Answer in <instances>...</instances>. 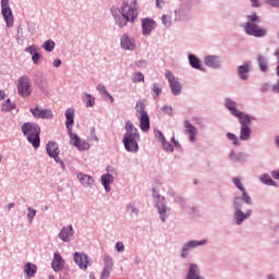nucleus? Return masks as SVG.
Instances as JSON below:
<instances>
[{"instance_id": "9d476101", "label": "nucleus", "mask_w": 279, "mask_h": 279, "mask_svg": "<svg viewBox=\"0 0 279 279\" xmlns=\"http://www.w3.org/2000/svg\"><path fill=\"white\" fill-rule=\"evenodd\" d=\"M122 14L134 21L136 19V0H126L122 5Z\"/></svg>"}, {"instance_id": "49530a36", "label": "nucleus", "mask_w": 279, "mask_h": 279, "mask_svg": "<svg viewBox=\"0 0 279 279\" xmlns=\"http://www.w3.org/2000/svg\"><path fill=\"white\" fill-rule=\"evenodd\" d=\"M153 92L156 93L157 97L162 93V86L158 83L154 84Z\"/></svg>"}, {"instance_id": "bb28decb", "label": "nucleus", "mask_w": 279, "mask_h": 279, "mask_svg": "<svg viewBox=\"0 0 279 279\" xmlns=\"http://www.w3.org/2000/svg\"><path fill=\"white\" fill-rule=\"evenodd\" d=\"M65 117H66L65 125H66L68 134H72L73 129L71 128V125H73V122H74V119H75V110L68 109L65 111Z\"/></svg>"}, {"instance_id": "0e129e2a", "label": "nucleus", "mask_w": 279, "mask_h": 279, "mask_svg": "<svg viewBox=\"0 0 279 279\" xmlns=\"http://www.w3.org/2000/svg\"><path fill=\"white\" fill-rule=\"evenodd\" d=\"M60 64H62V61H61L60 59H56V60L53 61V66H54L56 69H58V68L60 66Z\"/></svg>"}, {"instance_id": "c756f323", "label": "nucleus", "mask_w": 279, "mask_h": 279, "mask_svg": "<svg viewBox=\"0 0 279 279\" xmlns=\"http://www.w3.org/2000/svg\"><path fill=\"white\" fill-rule=\"evenodd\" d=\"M59 236L61 241H64L68 243L70 241L71 236H73V227H64L61 232L59 233Z\"/></svg>"}, {"instance_id": "5fc2aeb1", "label": "nucleus", "mask_w": 279, "mask_h": 279, "mask_svg": "<svg viewBox=\"0 0 279 279\" xmlns=\"http://www.w3.org/2000/svg\"><path fill=\"white\" fill-rule=\"evenodd\" d=\"M162 112H165L166 114H173V108L169 107V106H163L162 107Z\"/></svg>"}, {"instance_id": "052dcab7", "label": "nucleus", "mask_w": 279, "mask_h": 279, "mask_svg": "<svg viewBox=\"0 0 279 279\" xmlns=\"http://www.w3.org/2000/svg\"><path fill=\"white\" fill-rule=\"evenodd\" d=\"M104 260H105V265H110V267H112V258L108 255H106L104 257Z\"/></svg>"}, {"instance_id": "6ab92c4d", "label": "nucleus", "mask_w": 279, "mask_h": 279, "mask_svg": "<svg viewBox=\"0 0 279 279\" xmlns=\"http://www.w3.org/2000/svg\"><path fill=\"white\" fill-rule=\"evenodd\" d=\"M46 149L50 158H53L56 162H60V149L58 147V143L49 142L46 146Z\"/></svg>"}, {"instance_id": "473e14b6", "label": "nucleus", "mask_w": 279, "mask_h": 279, "mask_svg": "<svg viewBox=\"0 0 279 279\" xmlns=\"http://www.w3.org/2000/svg\"><path fill=\"white\" fill-rule=\"evenodd\" d=\"M260 182L263 184H266V186H275L278 187V182L274 181V179H271V175L265 173L260 175Z\"/></svg>"}, {"instance_id": "4d7b16f0", "label": "nucleus", "mask_w": 279, "mask_h": 279, "mask_svg": "<svg viewBox=\"0 0 279 279\" xmlns=\"http://www.w3.org/2000/svg\"><path fill=\"white\" fill-rule=\"evenodd\" d=\"M27 217L32 221L34 219V217H36V210L28 207Z\"/></svg>"}, {"instance_id": "603ef678", "label": "nucleus", "mask_w": 279, "mask_h": 279, "mask_svg": "<svg viewBox=\"0 0 279 279\" xmlns=\"http://www.w3.org/2000/svg\"><path fill=\"white\" fill-rule=\"evenodd\" d=\"M182 94V83L175 82V95H181Z\"/></svg>"}, {"instance_id": "13d9d810", "label": "nucleus", "mask_w": 279, "mask_h": 279, "mask_svg": "<svg viewBox=\"0 0 279 279\" xmlns=\"http://www.w3.org/2000/svg\"><path fill=\"white\" fill-rule=\"evenodd\" d=\"M116 250L117 252H123V250H125V245H123V242H117Z\"/></svg>"}, {"instance_id": "9b49d317", "label": "nucleus", "mask_w": 279, "mask_h": 279, "mask_svg": "<svg viewBox=\"0 0 279 279\" xmlns=\"http://www.w3.org/2000/svg\"><path fill=\"white\" fill-rule=\"evenodd\" d=\"M175 204L181 213H186L187 215H195L197 213V207L189 205V202L182 196H177Z\"/></svg>"}, {"instance_id": "0eeeda50", "label": "nucleus", "mask_w": 279, "mask_h": 279, "mask_svg": "<svg viewBox=\"0 0 279 279\" xmlns=\"http://www.w3.org/2000/svg\"><path fill=\"white\" fill-rule=\"evenodd\" d=\"M204 64L207 69H214L215 71H219L223 66V61L220 56L217 54H207L204 57Z\"/></svg>"}, {"instance_id": "f704fd0d", "label": "nucleus", "mask_w": 279, "mask_h": 279, "mask_svg": "<svg viewBox=\"0 0 279 279\" xmlns=\"http://www.w3.org/2000/svg\"><path fill=\"white\" fill-rule=\"evenodd\" d=\"M228 141H231L234 147H241V138L238 137L234 133H227L226 134Z\"/></svg>"}, {"instance_id": "680f3d73", "label": "nucleus", "mask_w": 279, "mask_h": 279, "mask_svg": "<svg viewBox=\"0 0 279 279\" xmlns=\"http://www.w3.org/2000/svg\"><path fill=\"white\" fill-rule=\"evenodd\" d=\"M271 177L274 178V180H278V182H279V169L272 170Z\"/></svg>"}, {"instance_id": "bf43d9fd", "label": "nucleus", "mask_w": 279, "mask_h": 279, "mask_svg": "<svg viewBox=\"0 0 279 279\" xmlns=\"http://www.w3.org/2000/svg\"><path fill=\"white\" fill-rule=\"evenodd\" d=\"M155 136H156L159 141H161V143L165 142V135H162V132L156 131Z\"/></svg>"}, {"instance_id": "e433bc0d", "label": "nucleus", "mask_w": 279, "mask_h": 279, "mask_svg": "<svg viewBox=\"0 0 279 279\" xmlns=\"http://www.w3.org/2000/svg\"><path fill=\"white\" fill-rule=\"evenodd\" d=\"M83 101L86 105V108H93L95 106V97L90 94H85L83 96Z\"/></svg>"}, {"instance_id": "6e6552de", "label": "nucleus", "mask_w": 279, "mask_h": 279, "mask_svg": "<svg viewBox=\"0 0 279 279\" xmlns=\"http://www.w3.org/2000/svg\"><path fill=\"white\" fill-rule=\"evenodd\" d=\"M1 10L7 27H13L14 15L12 14V9H10V0H1Z\"/></svg>"}, {"instance_id": "5701e85b", "label": "nucleus", "mask_w": 279, "mask_h": 279, "mask_svg": "<svg viewBox=\"0 0 279 279\" xmlns=\"http://www.w3.org/2000/svg\"><path fill=\"white\" fill-rule=\"evenodd\" d=\"M77 180L81 182L83 186H86L87 189H93L95 186V179L88 174H84L80 172L76 175Z\"/></svg>"}, {"instance_id": "f3484780", "label": "nucleus", "mask_w": 279, "mask_h": 279, "mask_svg": "<svg viewBox=\"0 0 279 279\" xmlns=\"http://www.w3.org/2000/svg\"><path fill=\"white\" fill-rule=\"evenodd\" d=\"M74 263H76L80 269H88V265H90L88 255L80 252L74 253Z\"/></svg>"}, {"instance_id": "e2e57ef3", "label": "nucleus", "mask_w": 279, "mask_h": 279, "mask_svg": "<svg viewBox=\"0 0 279 279\" xmlns=\"http://www.w3.org/2000/svg\"><path fill=\"white\" fill-rule=\"evenodd\" d=\"M252 8H260V2L258 0H251Z\"/></svg>"}, {"instance_id": "6e6d98bb", "label": "nucleus", "mask_w": 279, "mask_h": 279, "mask_svg": "<svg viewBox=\"0 0 279 279\" xmlns=\"http://www.w3.org/2000/svg\"><path fill=\"white\" fill-rule=\"evenodd\" d=\"M32 60H33L34 64H38V62L40 60V53L34 52L33 57H32Z\"/></svg>"}, {"instance_id": "423d86ee", "label": "nucleus", "mask_w": 279, "mask_h": 279, "mask_svg": "<svg viewBox=\"0 0 279 279\" xmlns=\"http://www.w3.org/2000/svg\"><path fill=\"white\" fill-rule=\"evenodd\" d=\"M16 88L21 97H29L32 95V81L29 76H21L16 82Z\"/></svg>"}, {"instance_id": "412c9836", "label": "nucleus", "mask_w": 279, "mask_h": 279, "mask_svg": "<svg viewBox=\"0 0 279 279\" xmlns=\"http://www.w3.org/2000/svg\"><path fill=\"white\" fill-rule=\"evenodd\" d=\"M250 69H252V61H246L242 65L238 66V74L240 80L247 81L250 80Z\"/></svg>"}, {"instance_id": "aec40b11", "label": "nucleus", "mask_w": 279, "mask_h": 279, "mask_svg": "<svg viewBox=\"0 0 279 279\" xmlns=\"http://www.w3.org/2000/svg\"><path fill=\"white\" fill-rule=\"evenodd\" d=\"M156 23L154 20L146 17L142 20V31L144 36H149L154 29H156Z\"/></svg>"}, {"instance_id": "c03bdc74", "label": "nucleus", "mask_w": 279, "mask_h": 279, "mask_svg": "<svg viewBox=\"0 0 279 279\" xmlns=\"http://www.w3.org/2000/svg\"><path fill=\"white\" fill-rule=\"evenodd\" d=\"M132 82H145V76L141 72L134 73L132 76Z\"/></svg>"}, {"instance_id": "dca6fc26", "label": "nucleus", "mask_w": 279, "mask_h": 279, "mask_svg": "<svg viewBox=\"0 0 279 279\" xmlns=\"http://www.w3.org/2000/svg\"><path fill=\"white\" fill-rule=\"evenodd\" d=\"M72 145L76 147V149H80V151H86V149H90V144H88L86 141H81L77 134L71 133L69 134Z\"/></svg>"}, {"instance_id": "f03ea898", "label": "nucleus", "mask_w": 279, "mask_h": 279, "mask_svg": "<svg viewBox=\"0 0 279 279\" xmlns=\"http://www.w3.org/2000/svg\"><path fill=\"white\" fill-rule=\"evenodd\" d=\"M233 206V216L232 222L234 226H243L254 215L253 209H246L243 211V206H245V199H242L241 196H234L232 201Z\"/></svg>"}, {"instance_id": "20e7f679", "label": "nucleus", "mask_w": 279, "mask_h": 279, "mask_svg": "<svg viewBox=\"0 0 279 279\" xmlns=\"http://www.w3.org/2000/svg\"><path fill=\"white\" fill-rule=\"evenodd\" d=\"M22 132L26 136L28 143L38 149L40 147V128L36 123L26 122L22 125Z\"/></svg>"}, {"instance_id": "3c124183", "label": "nucleus", "mask_w": 279, "mask_h": 279, "mask_svg": "<svg viewBox=\"0 0 279 279\" xmlns=\"http://www.w3.org/2000/svg\"><path fill=\"white\" fill-rule=\"evenodd\" d=\"M268 90H271V85L269 83H265L262 85L260 92L262 93H268Z\"/></svg>"}, {"instance_id": "2f4dec72", "label": "nucleus", "mask_w": 279, "mask_h": 279, "mask_svg": "<svg viewBox=\"0 0 279 279\" xmlns=\"http://www.w3.org/2000/svg\"><path fill=\"white\" fill-rule=\"evenodd\" d=\"M36 271H38V267L32 263H27L24 266V272L26 274L27 278H34V276H36Z\"/></svg>"}, {"instance_id": "7c9ffc66", "label": "nucleus", "mask_w": 279, "mask_h": 279, "mask_svg": "<svg viewBox=\"0 0 279 279\" xmlns=\"http://www.w3.org/2000/svg\"><path fill=\"white\" fill-rule=\"evenodd\" d=\"M101 182H102V186L105 187L107 193H109L110 184H112L114 182V177H112V174H110V173L104 174L101 177Z\"/></svg>"}, {"instance_id": "c85d7f7f", "label": "nucleus", "mask_w": 279, "mask_h": 279, "mask_svg": "<svg viewBox=\"0 0 279 279\" xmlns=\"http://www.w3.org/2000/svg\"><path fill=\"white\" fill-rule=\"evenodd\" d=\"M140 128L142 132H149V114L147 112L140 116Z\"/></svg>"}, {"instance_id": "c9c22d12", "label": "nucleus", "mask_w": 279, "mask_h": 279, "mask_svg": "<svg viewBox=\"0 0 279 279\" xmlns=\"http://www.w3.org/2000/svg\"><path fill=\"white\" fill-rule=\"evenodd\" d=\"M166 77L169 81L170 88H171L173 95H175V80L173 77V73H171V71L167 70Z\"/></svg>"}, {"instance_id": "864d4df0", "label": "nucleus", "mask_w": 279, "mask_h": 279, "mask_svg": "<svg viewBox=\"0 0 279 279\" xmlns=\"http://www.w3.org/2000/svg\"><path fill=\"white\" fill-rule=\"evenodd\" d=\"M126 210H128V213H131V214L135 213V215H138V209H136V207H134V205H128Z\"/></svg>"}, {"instance_id": "f8f14e48", "label": "nucleus", "mask_w": 279, "mask_h": 279, "mask_svg": "<svg viewBox=\"0 0 279 279\" xmlns=\"http://www.w3.org/2000/svg\"><path fill=\"white\" fill-rule=\"evenodd\" d=\"M184 128H185V136H187L190 143H196L197 142V134L199 130L193 123H191L189 120L184 121Z\"/></svg>"}, {"instance_id": "de8ad7c7", "label": "nucleus", "mask_w": 279, "mask_h": 279, "mask_svg": "<svg viewBox=\"0 0 279 279\" xmlns=\"http://www.w3.org/2000/svg\"><path fill=\"white\" fill-rule=\"evenodd\" d=\"M25 51H27V53H32L34 56V53H38V47L36 45L29 46L25 49Z\"/></svg>"}, {"instance_id": "cd10ccee", "label": "nucleus", "mask_w": 279, "mask_h": 279, "mask_svg": "<svg viewBox=\"0 0 279 279\" xmlns=\"http://www.w3.org/2000/svg\"><path fill=\"white\" fill-rule=\"evenodd\" d=\"M240 141L243 143L252 141V126H240Z\"/></svg>"}, {"instance_id": "7ed1b4c3", "label": "nucleus", "mask_w": 279, "mask_h": 279, "mask_svg": "<svg viewBox=\"0 0 279 279\" xmlns=\"http://www.w3.org/2000/svg\"><path fill=\"white\" fill-rule=\"evenodd\" d=\"M125 130L126 133L123 137V143L126 151H138V141H141L138 129L131 121H128L125 123Z\"/></svg>"}, {"instance_id": "ddd939ff", "label": "nucleus", "mask_w": 279, "mask_h": 279, "mask_svg": "<svg viewBox=\"0 0 279 279\" xmlns=\"http://www.w3.org/2000/svg\"><path fill=\"white\" fill-rule=\"evenodd\" d=\"M153 194L157 204L158 213L161 215V221H165V215H167V210H169L165 206V197L160 196L156 190H153Z\"/></svg>"}, {"instance_id": "8fccbe9b", "label": "nucleus", "mask_w": 279, "mask_h": 279, "mask_svg": "<svg viewBox=\"0 0 279 279\" xmlns=\"http://www.w3.org/2000/svg\"><path fill=\"white\" fill-rule=\"evenodd\" d=\"M162 148L165 151H173V146L167 141L162 142Z\"/></svg>"}, {"instance_id": "4be33fe9", "label": "nucleus", "mask_w": 279, "mask_h": 279, "mask_svg": "<svg viewBox=\"0 0 279 279\" xmlns=\"http://www.w3.org/2000/svg\"><path fill=\"white\" fill-rule=\"evenodd\" d=\"M229 159L232 162H247V160H250V155H247V153L244 151L236 153L234 150H231L229 153Z\"/></svg>"}, {"instance_id": "39448f33", "label": "nucleus", "mask_w": 279, "mask_h": 279, "mask_svg": "<svg viewBox=\"0 0 279 279\" xmlns=\"http://www.w3.org/2000/svg\"><path fill=\"white\" fill-rule=\"evenodd\" d=\"M204 245H208L207 239L191 240L182 246L180 256L182 258H189V256H191V250H196V247H202Z\"/></svg>"}, {"instance_id": "ea45409f", "label": "nucleus", "mask_w": 279, "mask_h": 279, "mask_svg": "<svg viewBox=\"0 0 279 279\" xmlns=\"http://www.w3.org/2000/svg\"><path fill=\"white\" fill-rule=\"evenodd\" d=\"M14 105H12V101L10 99H7L4 104H2V110L4 112H10V110H14Z\"/></svg>"}, {"instance_id": "69168bd1", "label": "nucleus", "mask_w": 279, "mask_h": 279, "mask_svg": "<svg viewBox=\"0 0 279 279\" xmlns=\"http://www.w3.org/2000/svg\"><path fill=\"white\" fill-rule=\"evenodd\" d=\"M156 5H157V8H162L165 5V1L163 0H156Z\"/></svg>"}, {"instance_id": "4c0bfd02", "label": "nucleus", "mask_w": 279, "mask_h": 279, "mask_svg": "<svg viewBox=\"0 0 279 279\" xmlns=\"http://www.w3.org/2000/svg\"><path fill=\"white\" fill-rule=\"evenodd\" d=\"M97 90L98 93H100L104 97H108L111 101V104H114V98L112 97V95H110V93H108V89H106V86L104 85H98L97 86Z\"/></svg>"}, {"instance_id": "a19ab883", "label": "nucleus", "mask_w": 279, "mask_h": 279, "mask_svg": "<svg viewBox=\"0 0 279 279\" xmlns=\"http://www.w3.org/2000/svg\"><path fill=\"white\" fill-rule=\"evenodd\" d=\"M44 49L46 51H52L53 49H56V43H53V40H46L44 44Z\"/></svg>"}, {"instance_id": "a211bd4d", "label": "nucleus", "mask_w": 279, "mask_h": 279, "mask_svg": "<svg viewBox=\"0 0 279 279\" xmlns=\"http://www.w3.org/2000/svg\"><path fill=\"white\" fill-rule=\"evenodd\" d=\"M31 112L35 119H53V112L50 109H40L35 107L31 109Z\"/></svg>"}, {"instance_id": "58836bf2", "label": "nucleus", "mask_w": 279, "mask_h": 279, "mask_svg": "<svg viewBox=\"0 0 279 279\" xmlns=\"http://www.w3.org/2000/svg\"><path fill=\"white\" fill-rule=\"evenodd\" d=\"M135 110L140 116H143V112H147L145 111V104L141 100H138L135 105Z\"/></svg>"}, {"instance_id": "393cba45", "label": "nucleus", "mask_w": 279, "mask_h": 279, "mask_svg": "<svg viewBox=\"0 0 279 279\" xmlns=\"http://www.w3.org/2000/svg\"><path fill=\"white\" fill-rule=\"evenodd\" d=\"M121 47L129 51H134L136 49V44L133 38H130L128 35H123L121 38Z\"/></svg>"}, {"instance_id": "a18cd8bd", "label": "nucleus", "mask_w": 279, "mask_h": 279, "mask_svg": "<svg viewBox=\"0 0 279 279\" xmlns=\"http://www.w3.org/2000/svg\"><path fill=\"white\" fill-rule=\"evenodd\" d=\"M161 21L166 27H171V16L163 15Z\"/></svg>"}, {"instance_id": "2eb2a0df", "label": "nucleus", "mask_w": 279, "mask_h": 279, "mask_svg": "<svg viewBox=\"0 0 279 279\" xmlns=\"http://www.w3.org/2000/svg\"><path fill=\"white\" fill-rule=\"evenodd\" d=\"M187 62L192 69H195L196 71H201L204 73L206 71V68L202 63V60L197 58L196 54L194 53H189L187 54Z\"/></svg>"}, {"instance_id": "338daca9", "label": "nucleus", "mask_w": 279, "mask_h": 279, "mask_svg": "<svg viewBox=\"0 0 279 279\" xmlns=\"http://www.w3.org/2000/svg\"><path fill=\"white\" fill-rule=\"evenodd\" d=\"M175 151H182V146L180 145V142H175Z\"/></svg>"}, {"instance_id": "4468645a", "label": "nucleus", "mask_w": 279, "mask_h": 279, "mask_svg": "<svg viewBox=\"0 0 279 279\" xmlns=\"http://www.w3.org/2000/svg\"><path fill=\"white\" fill-rule=\"evenodd\" d=\"M234 117L239 120L240 128H252V121L256 120V118L243 111L238 112Z\"/></svg>"}, {"instance_id": "79ce46f5", "label": "nucleus", "mask_w": 279, "mask_h": 279, "mask_svg": "<svg viewBox=\"0 0 279 279\" xmlns=\"http://www.w3.org/2000/svg\"><path fill=\"white\" fill-rule=\"evenodd\" d=\"M129 21H134L128 16H125L124 14H122V16L118 20V24L120 27H125V25H128Z\"/></svg>"}, {"instance_id": "1a4fd4ad", "label": "nucleus", "mask_w": 279, "mask_h": 279, "mask_svg": "<svg viewBox=\"0 0 279 279\" xmlns=\"http://www.w3.org/2000/svg\"><path fill=\"white\" fill-rule=\"evenodd\" d=\"M232 182H233L234 186H236V189H239V191H241V193H242V196H240L241 199H244V202L247 206H252L254 204V199H252V196L250 195V193H247V190L245 189V186H243L241 179L238 177H234L232 179Z\"/></svg>"}, {"instance_id": "a878e982", "label": "nucleus", "mask_w": 279, "mask_h": 279, "mask_svg": "<svg viewBox=\"0 0 279 279\" xmlns=\"http://www.w3.org/2000/svg\"><path fill=\"white\" fill-rule=\"evenodd\" d=\"M225 108L229 110V112L234 117L238 112H241V110L238 109V104L236 101L232 100L231 98H225Z\"/></svg>"}, {"instance_id": "f257e3e1", "label": "nucleus", "mask_w": 279, "mask_h": 279, "mask_svg": "<svg viewBox=\"0 0 279 279\" xmlns=\"http://www.w3.org/2000/svg\"><path fill=\"white\" fill-rule=\"evenodd\" d=\"M247 22L241 24V27L244 29L247 36H253L254 38H265L268 31L265 27H260V16L256 12H253L250 15H246Z\"/></svg>"}, {"instance_id": "72a5a7b5", "label": "nucleus", "mask_w": 279, "mask_h": 279, "mask_svg": "<svg viewBox=\"0 0 279 279\" xmlns=\"http://www.w3.org/2000/svg\"><path fill=\"white\" fill-rule=\"evenodd\" d=\"M257 62L260 71L265 73L267 71V57H265L264 54H258Z\"/></svg>"}, {"instance_id": "09e8293b", "label": "nucleus", "mask_w": 279, "mask_h": 279, "mask_svg": "<svg viewBox=\"0 0 279 279\" xmlns=\"http://www.w3.org/2000/svg\"><path fill=\"white\" fill-rule=\"evenodd\" d=\"M265 3L271 8H279V0H266Z\"/></svg>"}, {"instance_id": "b1692460", "label": "nucleus", "mask_w": 279, "mask_h": 279, "mask_svg": "<svg viewBox=\"0 0 279 279\" xmlns=\"http://www.w3.org/2000/svg\"><path fill=\"white\" fill-rule=\"evenodd\" d=\"M51 267L53 271H62L64 269V258L60 253H54Z\"/></svg>"}, {"instance_id": "774afa93", "label": "nucleus", "mask_w": 279, "mask_h": 279, "mask_svg": "<svg viewBox=\"0 0 279 279\" xmlns=\"http://www.w3.org/2000/svg\"><path fill=\"white\" fill-rule=\"evenodd\" d=\"M192 5H202V0H191Z\"/></svg>"}, {"instance_id": "37998d69", "label": "nucleus", "mask_w": 279, "mask_h": 279, "mask_svg": "<svg viewBox=\"0 0 279 279\" xmlns=\"http://www.w3.org/2000/svg\"><path fill=\"white\" fill-rule=\"evenodd\" d=\"M112 267L110 265L106 264L101 274V279H108L110 277V270Z\"/></svg>"}]
</instances>
